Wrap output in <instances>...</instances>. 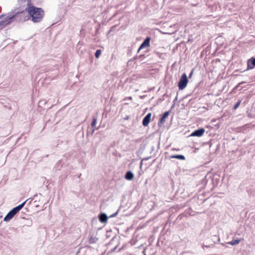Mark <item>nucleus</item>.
<instances>
[{"mask_svg":"<svg viewBox=\"0 0 255 255\" xmlns=\"http://www.w3.org/2000/svg\"><path fill=\"white\" fill-rule=\"evenodd\" d=\"M109 217L105 213H101L98 215V219L100 222L102 223H106L108 221Z\"/></svg>","mask_w":255,"mask_h":255,"instance_id":"9d476101","label":"nucleus"},{"mask_svg":"<svg viewBox=\"0 0 255 255\" xmlns=\"http://www.w3.org/2000/svg\"><path fill=\"white\" fill-rule=\"evenodd\" d=\"M116 248H117V247H115L114 248L111 249L110 252L111 253H113L114 252H115V251L116 250Z\"/></svg>","mask_w":255,"mask_h":255,"instance_id":"b1692460","label":"nucleus"},{"mask_svg":"<svg viewBox=\"0 0 255 255\" xmlns=\"http://www.w3.org/2000/svg\"><path fill=\"white\" fill-rule=\"evenodd\" d=\"M177 95L176 96V97H175V98L174 99V100H173V102H174V104L175 103V102L177 101Z\"/></svg>","mask_w":255,"mask_h":255,"instance_id":"393cba45","label":"nucleus"},{"mask_svg":"<svg viewBox=\"0 0 255 255\" xmlns=\"http://www.w3.org/2000/svg\"><path fill=\"white\" fill-rule=\"evenodd\" d=\"M118 212H119V210H118L116 212L113 214L112 215H110L109 218H113V217H116L118 215Z\"/></svg>","mask_w":255,"mask_h":255,"instance_id":"4be33fe9","label":"nucleus"},{"mask_svg":"<svg viewBox=\"0 0 255 255\" xmlns=\"http://www.w3.org/2000/svg\"><path fill=\"white\" fill-rule=\"evenodd\" d=\"M216 242H215L214 241H213V240L212 239V241L210 242V244L209 245H205L203 243V245H202V246L203 248L206 247V248H211V247H213L214 246V245L215 244H216Z\"/></svg>","mask_w":255,"mask_h":255,"instance_id":"dca6fc26","label":"nucleus"},{"mask_svg":"<svg viewBox=\"0 0 255 255\" xmlns=\"http://www.w3.org/2000/svg\"><path fill=\"white\" fill-rule=\"evenodd\" d=\"M150 37L149 36H147L145 39L144 40V41L142 42V43L140 44L139 47L138 48V49L137 50V52L138 53L140 50L142 49L145 48L146 47H149L150 46Z\"/></svg>","mask_w":255,"mask_h":255,"instance_id":"39448f33","label":"nucleus"},{"mask_svg":"<svg viewBox=\"0 0 255 255\" xmlns=\"http://www.w3.org/2000/svg\"><path fill=\"white\" fill-rule=\"evenodd\" d=\"M6 25H4V22L2 21V20L0 21V29H2Z\"/></svg>","mask_w":255,"mask_h":255,"instance_id":"412c9836","label":"nucleus"},{"mask_svg":"<svg viewBox=\"0 0 255 255\" xmlns=\"http://www.w3.org/2000/svg\"><path fill=\"white\" fill-rule=\"evenodd\" d=\"M170 158H176L179 160H184L185 159V157L183 155L176 154L170 156Z\"/></svg>","mask_w":255,"mask_h":255,"instance_id":"4468645a","label":"nucleus"},{"mask_svg":"<svg viewBox=\"0 0 255 255\" xmlns=\"http://www.w3.org/2000/svg\"><path fill=\"white\" fill-rule=\"evenodd\" d=\"M170 112V111H166L163 114L158 123L159 127H161L163 124H164L165 122V119L168 117Z\"/></svg>","mask_w":255,"mask_h":255,"instance_id":"6e6552de","label":"nucleus"},{"mask_svg":"<svg viewBox=\"0 0 255 255\" xmlns=\"http://www.w3.org/2000/svg\"><path fill=\"white\" fill-rule=\"evenodd\" d=\"M241 240L240 239H236L235 240H232V241L228 243L229 244L231 245L232 246H235L236 245H238L240 242Z\"/></svg>","mask_w":255,"mask_h":255,"instance_id":"f3484780","label":"nucleus"},{"mask_svg":"<svg viewBox=\"0 0 255 255\" xmlns=\"http://www.w3.org/2000/svg\"><path fill=\"white\" fill-rule=\"evenodd\" d=\"M150 157H147L146 158H145L144 160H148Z\"/></svg>","mask_w":255,"mask_h":255,"instance_id":"2f4dec72","label":"nucleus"},{"mask_svg":"<svg viewBox=\"0 0 255 255\" xmlns=\"http://www.w3.org/2000/svg\"><path fill=\"white\" fill-rule=\"evenodd\" d=\"M247 102H248V101H245L242 103V105H244V106H245L246 105V104L247 103Z\"/></svg>","mask_w":255,"mask_h":255,"instance_id":"a878e982","label":"nucleus"},{"mask_svg":"<svg viewBox=\"0 0 255 255\" xmlns=\"http://www.w3.org/2000/svg\"><path fill=\"white\" fill-rule=\"evenodd\" d=\"M128 99H129V100H131V99H132V98H131V97H129L128 98Z\"/></svg>","mask_w":255,"mask_h":255,"instance_id":"c756f323","label":"nucleus"},{"mask_svg":"<svg viewBox=\"0 0 255 255\" xmlns=\"http://www.w3.org/2000/svg\"><path fill=\"white\" fill-rule=\"evenodd\" d=\"M81 175V174H80V175H78V178H79Z\"/></svg>","mask_w":255,"mask_h":255,"instance_id":"473e14b6","label":"nucleus"},{"mask_svg":"<svg viewBox=\"0 0 255 255\" xmlns=\"http://www.w3.org/2000/svg\"><path fill=\"white\" fill-rule=\"evenodd\" d=\"M193 72H194V69H193L190 72L189 75V76H188V78H191L193 74Z\"/></svg>","mask_w":255,"mask_h":255,"instance_id":"5701e85b","label":"nucleus"},{"mask_svg":"<svg viewBox=\"0 0 255 255\" xmlns=\"http://www.w3.org/2000/svg\"><path fill=\"white\" fill-rule=\"evenodd\" d=\"M94 131H95V128L92 130V132H91V134H93V133H94Z\"/></svg>","mask_w":255,"mask_h":255,"instance_id":"c85d7f7f","label":"nucleus"},{"mask_svg":"<svg viewBox=\"0 0 255 255\" xmlns=\"http://www.w3.org/2000/svg\"><path fill=\"white\" fill-rule=\"evenodd\" d=\"M151 117V113H148L143 119L142 124L144 127H146L148 125Z\"/></svg>","mask_w":255,"mask_h":255,"instance_id":"1a4fd4ad","label":"nucleus"},{"mask_svg":"<svg viewBox=\"0 0 255 255\" xmlns=\"http://www.w3.org/2000/svg\"><path fill=\"white\" fill-rule=\"evenodd\" d=\"M14 215L11 213V212L9 211L8 213L6 215V216L4 217L3 221L5 222H8L10 220H11L13 217Z\"/></svg>","mask_w":255,"mask_h":255,"instance_id":"ddd939ff","label":"nucleus"},{"mask_svg":"<svg viewBox=\"0 0 255 255\" xmlns=\"http://www.w3.org/2000/svg\"><path fill=\"white\" fill-rule=\"evenodd\" d=\"M97 123V118L95 117H94L93 119V121L91 123V126L93 128L95 127Z\"/></svg>","mask_w":255,"mask_h":255,"instance_id":"aec40b11","label":"nucleus"},{"mask_svg":"<svg viewBox=\"0 0 255 255\" xmlns=\"http://www.w3.org/2000/svg\"><path fill=\"white\" fill-rule=\"evenodd\" d=\"M173 150H177V151H178L179 149H173Z\"/></svg>","mask_w":255,"mask_h":255,"instance_id":"7c9ffc66","label":"nucleus"},{"mask_svg":"<svg viewBox=\"0 0 255 255\" xmlns=\"http://www.w3.org/2000/svg\"><path fill=\"white\" fill-rule=\"evenodd\" d=\"M133 178L134 174L130 170L128 171L125 175V178L127 180L131 181L133 179Z\"/></svg>","mask_w":255,"mask_h":255,"instance_id":"9b49d317","label":"nucleus"},{"mask_svg":"<svg viewBox=\"0 0 255 255\" xmlns=\"http://www.w3.org/2000/svg\"><path fill=\"white\" fill-rule=\"evenodd\" d=\"M205 132V129L203 128H199L195 130L190 134L191 136H201Z\"/></svg>","mask_w":255,"mask_h":255,"instance_id":"0eeeda50","label":"nucleus"},{"mask_svg":"<svg viewBox=\"0 0 255 255\" xmlns=\"http://www.w3.org/2000/svg\"><path fill=\"white\" fill-rule=\"evenodd\" d=\"M255 67V57H252L247 61V68L244 72L253 69Z\"/></svg>","mask_w":255,"mask_h":255,"instance_id":"20e7f679","label":"nucleus"},{"mask_svg":"<svg viewBox=\"0 0 255 255\" xmlns=\"http://www.w3.org/2000/svg\"><path fill=\"white\" fill-rule=\"evenodd\" d=\"M241 104V100H239L238 102L235 104V105L233 107V110H236L238 108V107L240 106V104Z\"/></svg>","mask_w":255,"mask_h":255,"instance_id":"a211bd4d","label":"nucleus"},{"mask_svg":"<svg viewBox=\"0 0 255 255\" xmlns=\"http://www.w3.org/2000/svg\"><path fill=\"white\" fill-rule=\"evenodd\" d=\"M27 200H25L20 205L13 208L10 211L14 216L24 207Z\"/></svg>","mask_w":255,"mask_h":255,"instance_id":"423d86ee","label":"nucleus"},{"mask_svg":"<svg viewBox=\"0 0 255 255\" xmlns=\"http://www.w3.org/2000/svg\"><path fill=\"white\" fill-rule=\"evenodd\" d=\"M98 241V238H97L96 237H94L93 236H91L90 237V239L89 240V243L90 244H95Z\"/></svg>","mask_w":255,"mask_h":255,"instance_id":"2eb2a0df","label":"nucleus"},{"mask_svg":"<svg viewBox=\"0 0 255 255\" xmlns=\"http://www.w3.org/2000/svg\"><path fill=\"white\" fill-rule=\"evenodd\" d=\"M116 26H113L112 27H111V30H110V31H111L113 28H115Z\"/></svg>","mask_w":255,"mask_h":255,"instance_id":"cd10ccee","label":"nucleus"},{"mask_svg":"<svg viewBox=\"0 0 255 255\" xmlns=\"http://www.w3.org/2000/svg\"><path fill=\"white\" fill-rule=\"evenodd\" d=\"M217 241H218V242H219V241H220V239H219V238H218Z\"/></svg>","mask_w":255,"mask_h":255,"instance_id":"72a5a7b5","label":"nucleus"},{"mask_svg":"<svg viewBox=\"0 0 255 255\" xmlns=\"http://www.w3.org/2000/svg\"><path fill=\"white\" fill-rule=\"evenodd\" d=\"M30 1L29 0H18V5L21 7H24L26 5L30 6Z\"/></svg>","mask_w":255,"mask_h":255,"instance_id":"f8f14e48","label":"nucleus"},{"mask_svg":"<svg viewBox=\"0 0 255 255\" xmlns=\"http://www.w3.org/2000/svg\"><path fill=\"white\" fill-rule=\"evenodd\" d=\"M101 53H102L101 50H100V49L97 50L95 53V56L96 58H99V56H100V55L101 54Z\"/></svg>","mask_w":255,"mask_h":255,"instance_id":"6ab92c4d","label":"nucleus"},{"mask_svg":"<svg viewBox=\"0 0 255 255\" xmlns=\"http://www.w3.org/2000/svg\"><path fill=\"white\" fill-rule=\"evenodd\" d=\"M189 80L188 79L187 75L185 73L182 74L181 77L179 79L178 87L179 90H182L184 89L188 84Z\"/></svg>","mask_w":255,"mask_h":255,"instance_id":"7ed1b4c3","label":"nucleus"},{"mask_svg":"<svg viewBox=\"0 0 255 255\" xmlns=\"http://www.w3.org/2000/svg\"><path fill=\"white\" fill-rule=\"evenodd\" d=\"M2 18L4 25H7L15 21L16 22H24L29 19V16L24 10L14 9L7 14H1L0 19Z\"/></svg>","mask_w":255,"mask_h":255,"instance_id":"f257e3e1","label":"nucleus"},{"mask_svg":"<svg viewBox=\"0 0 255 255\" xmlns=\"http://www.w3.org/2000/svg\"><path fill=\"white\" fill-rule=\"evenodd\" d=\"M141 165H142V161H141V162H140V166H141Z\"/></svg>","mask_w":255,"mask_h":255,"instance_id":"f704fd0d","label":"nucleus"},{"mask_svg":"<svg viewBox=\"0 0 255 255\" xmlns=\"http://www.w3.org/2000/svg\"><path fill=\"white\" fill-rule=\"evenodd\" d=\"M26 13V15L31 18V20L34 23L40 22L44 15V11L42 8L37 7L34 6L26 7L23 10Z\"/></svg>","mask_w":255,"mask_h":255,"instance_id":"f03ea898","label":"nucleus"},{"mask_svg":"<svg viewBox=\"0 0 255 255\" xmlns=\"http://www.w3.org/2000/svg\"><path fill=\"white\" fill-rule=\"evenodd\" d=\"M144 57V54H141V55H140L139 56V58H140V59H142V57Z\"/></svg>","mask_w":255,"mask_h":255,"instance_id":"bb28decb","label":"nucleus"}]
</instances>
